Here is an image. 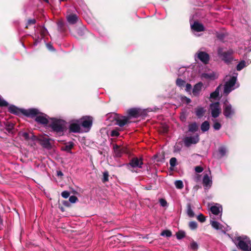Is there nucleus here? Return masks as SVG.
Listing matches in <instances>:
<instances>
[{"label": "nucleus", "instance_id": "nucleus-39", "mask_svg": "<svg viewBox=\"0 0 251 251\" xmlns=\"http://www.w3.org/2000/svg\"><path fill=\"white\" fill-rule=\"evenodd\" d=\"M175 186L176 188L181 189L183 188V183L181 180H176L175 182Z\"/></svg>", "mask_w": 251, "mask_h": 251}, {"label": "nucleus", "instance_id": "nucleus-62", "mask_svg": "<svg viewBox=\"0 0 251 251\" xmlns=\"http://www.w3.org/2000/svg\"><path fill=\"white\" fill-rule=\"evenodd\" d=\"M191 102V100L190 99L187 98V103H189Z\"/></svg>", "mask_w": 251, "mask_h": 251}, {"label": "nucleus", "instance_id": "nucleus-28", "mask_svg": "<svg viewBox=\"0 0 251 251\" xmlns=\"http://www.w3.org/2000/svg\"><path fill=\"white\" fill-rule=\"evenodd\" d=\"M210 224L214 228L217 230L222 229L223 226L217 221H211Z\"/></svg>", "mask_w": 251, "mask_h": 251}, {"label": "nucleus", "instance_id": "nucleus-46", "mask_svg": "<svg viewBox=\"0 0 251 251\" xmlns=\"http://www.w3.org/2000/svg\"><path fill=\"white\" fill-rule=\"evenodd\" d=\"M197 219L200 222L203 223L205 221V217L202 214H200L197 217Z\"/></svg>", "mask_w": 251, "mask_h": 251}, {"label": "nucleus", "instance_id": "nucleus-35", "mask_svg": "<svg viewBox=\"0 0 251 251\" xmlns=\"http://www.w3.org/2000/svg\"><path fill=\"white\" fill-rule=\"evenodd\" d=\"M246 66V62L244 60L240 61L236 66L237 71H240Z\"/></svg>", "mask_w": 251, "mask_h": 251}, {"label": "nucleus", "instance_id": "nucleus-38", "mask_svg": "<svg viewBox=\"0 0 251 251\" xmlns=\"http://www.w3.org/2000/svg\"><path fill=\"white\" fill-rule=\"evenodd\" d=\"M186 235L185 232L182 230H179L176 233V236L177 239L180 240L184 237H185Z\"/></svg>", "mask_w": 251, "mask_h": 251}, {"label": "nucleus", "instance_id": "nucleus-9", "mask_svg": "<svg viewBox=\"0 0 251 251\" xmlns=\"http://www.w3.org/2000/svg\"><path fill=\"white\" fill-rule=\"evenodd\" d=\"M50 141H53L51 138H47L45 135L41 136L38 137V141L40 144L44 148L47 149H51L52 148L51 144L50 142Z\"/></svg>", "mask_w": 251, "mask_h": 251}, {"label": "nucleus", "instance_id": "nucleus-44", "mask_svg": "<svg viewBox=\"0 0 251 251\" xmlns=\"http://www.w3.org/2000/svg\"><path fill=\"white\" fill-rule=\"evenodd\" d=\"M8 105V103L0 96V107H6Z\"/></svg>", "mask_w": 251, "mask_h": 251}, {"label": "nucleus", "instance_id": "nucleus-17", "mask_svg": "<svg viewBox=\"0 0 251 251\" xmlns=\"http://www.w3.org/2000/svg\"><path fill=\"white\" fill-rule=\"evenodd\" d=\"M86 32V29L84 27L81 26L77 28L74 34L75 37L76 38H79L84 36Z\"/></svg>", "mask_w": 251, "mask_h": 251}, {"label": "nucleus", "instance_id": "nucleus-51", "mask_svg": "<svg viewBox=\"0 0 251 251\" xmlns=\"http://www.w3.org/2000/svg\"><path fill=\"white\" fill-rule=\"evenodd\" d=\"M70 194V192H69L68 191H63L61 193L62 197L65 199L68 198L69 197Z\"/></svg>", "mask_w": 251, "mask_h": 251}, {"label": "nucleus", "instance_id": "nucleus-52", "mask_svg": "<svg viewBox=\"0 0 251 251\" xmlns=\"http://www.w3.org/2000/svg\"><path fill=\"white\" fill-rule=\"evenodd\" d=\"M159 202L160 205L163 207L166 206L167 204V201L164 199H160L159 200Z\"/></svg>", "mask_w": 251, "mask_h": 251}, {"label": "nucleus", "instance_id": "nucleus-53", "mask_svg": "<svg viewBox=\"0 0 251 251\" xmlns=\"http://www.w3.org/2000/svg\"><path fill=\"white\" fill-rule=\"evenodd\" d=\"M185 91L187 92H190L192 89V85L189 83H187L185 85Z\"/></svg>", "mask_w": 251, "mask_h": 251}, {"label": "nucleus", "instance_id": "nucleus-10", "mask_svg": "<svg viewBox=\"0 0 251 251\" xmlns=\"http://www.w3.org/2000/svg\"><path fill=\"white\" fill-rule=\"evenodd\" d=\"M237 240L238 241L237 245V247L243 251H248L249 245H251V241L246 239V240L242 239L241 237H238L237 238Z\"/></svg>", "mask_w": 251, "mask_h": 251}, {"label": "nucleus", "instance_id": "nucleus-32", "mask_svg": "<svg viewBox=\"0 0 251 251\" xmlns=\"http://www.w3.org/2000/svg\"><path fill=\"white\" fill-rule=\"evenodd\" d=\"M14 125L12 123L7 122L5 124V129L8 133H11L14 128Z\"/></svg>", "mask_w": 251, "mask_h": 251}, {"label": "nucleus", "instance_id": "nucleus-18", "mask_svg": "<svg viewBox=\"0 0 251 251\" xmlns=\"http://www.w3.org/2000/svg\"><path fill=\"white\" fill-rule=\"evenodd\" d=\"M68 22L71 25L76 24L78 21V17L75 14L71 13L66 17Z\"/></svg>", "mask_w": 251, "mask_h": 251}, {"label": "nucleus", "instance_id": "nucleus-42", "mask_svg": "<svg viewBox=\"0 0 251 251\" xmlns=\"http://www.w3.org/2000/svg\"><path fill=\"white\" fill-rule=\"evenodd\" d=\"M176 162H177V160L176 157L171 158L170 160V164L171 167L174 168L175 166H176ZM170 169L171 170L173 169L171 168H170Z\"/></svg>", "mask_w": 251, "mask_h": 251}, {"label": "nucleus", "instance_id": "nucleus-12", "mask_svg": "<svg viewBox=\"0 0 251 251\" xmlns=\"http://www.w3.org/2000/svg\"><path fill=\"white\" fill-rule=\"evenodd\" d=\"M236 81V77L232 76L230 79L226 82L224 85V93L228 94L232 90V87L234 86Z\"/></svg>", "mask_w": 251, "mask_h": 251}, {"label": "nucleus", "instance_id": "nucleus-20", "mask_svg": "<svg viewBox=\"0 0 251 251\" xmlns=\"http://www.w3.org/2000/svg\"><path fill=\"white\" fill-rule=\"evenodd\" d=\"M74 146V143L73 142H69L65 144V145L61 147V150L66 151L68 152H71V150Z\"/></svg>", "mask_w": 251, "mask_h": 251}, {"label": "nucleus", "instance_id": "nucleus-54", "mask_svg": "<svg viewBox=\"0 0 251 251\" xmlns=\"http://www.w3.org/2000/svg\"><path fill=\"white\" fill-rule=\"evenodd\" d=\"M195 170L197 173H201L203 171V169L201 166H198L195 167Z\"/></svg>", "mask_w": 251, "mask_h": 251}, {"label": "nucleus", "instance_id": "nucleus-27", "mask_svg": "<svg viewBox=\"0 0 251 251\" xmlns=\"http://www.w3.org/2000/svg\"><path fill=\"white\" fill-rule=\"evenodd\" d=\"M186 207H187V214L188 216L190 218L194 217L195 216V213L192 209L191 204L190 203H187Z\"/></svg>", "mask_w": 251, "mask_h": 251}, {"label": "nucleus", "instance_id": "nucleus-45", "mask_svg": "<svg viewBox=\"0 0 251 251\" xmlns=\"http://www.w3.org/2000/svg\"><path fill=\"white\" fill-rule=\"evenodd\" d=\"M198 244L194 241H193L190 243V248L192 250L196 251L198 249Z\"/></svg>", "mask_w": 251, "mask_h": 251}, {"label": "nucleus", "instance_id": "nucleus-8", "mask_svg": "<svg viewBox=\"0 0 251 251\" xmlns=\"http://www.w3.org/2000/svg\"><path fill=\"white\" fill-rule=\"evenodd\" d=\"M200 141L199 134H197L193 136H187L183 139L184 145L186 147H189L192 144H196Z\"/></svg>", "mask_w": 251, "mask_h": 251}, {"label": "nucleus", "instance_id": "nucleus-50", "mask_svg": "<svg viewBox=\"0 0 251 251\" xmlns=\"http://www.w3.org/2000/svg\"><path fill=\"white\" fill-rule=\"evenodd\" d=\"M213 128L216 130H218L221 128V124L219 122H215L213 126Z\"/></svg>", "mask_w": 251, "mask_h": 251}, {"label": "nucleus", "instance_id": "nucleus-60", "mask_svg": "<svg viewBox=\"0 0 251 251\" xmlns=\"http://www.w3.org/2000/svg\"><path fill=\"white\" fill-rule=\"evenodd\" d=\"M58 207L62 212L65 211V210L64 207L63 206L61 205L60 204H59Z\"/></svg>", "mask_w": 251, "mask_h": 251}, {"label": "nucleus", "instance_id": "nucleus-15", "mask_svg": "<svg viewBox=\"0 0 251 251\" xmlns=\"http://www.w3.org/2000/svg\"><path fill=\"white\" fill-rule=\"evenodd\" d=\"M198 58L204 64H208L210 57L209 55L205 51H200L198 53Z\"/></svg>", "mask_w": 251, "mask_h": 251}, {"label": "nucleus", "instance_id": "nucleus-1", "mask_svg": "<svg viewBox=\"0 0 251 251\" xmlns=\"http://www.w3.org/2000/svg\"><path fill=\"white\" fill-rule=\"evenodd\" d=\"M8 112L16 115H19L22 114L26 117L31 118H33L35 116L40 113L39 110L36 108L21 109L14 105H10L8 107Z\"/></svg>", "mask_w": 251, "mask_h": 251}, {"label": "nucleus", "instance_id": "nucleus-24", "mask_svg": "<svg viewBox=\"0 0 251 251\" xmlns=\"http://www.w3.org/2000/svg\"><path fill=\"white\" fill-rule=\"evenodd\" d=\"M199 129L198 124L196 122L191 123L188 125V131L191 132H196Z\"/></svg>", "mask_w": 251, "mask_h": 251}, {"label": "nucleus", "instance_id": "nucleus-16", "mask_svg": "<svg viewBox=\"0 0 251 251\" xmlns=\"http://www.w3.org/2000/svg\"><path fill=\"white\" fill-rule=\"evenodd\" d=\"M80 123H71L69 126V131L70 132L73 133H79L80 132L81 128Z\"/></svg>", "mask_w": 251, "mask_h": 251}, {"label": "nucleus", "instance_id": "nucleus-26", "mask_svg": "<svg viewBox=\"0 0 251 251\" xmlns=\"http://www.w3.org/2000/svg\"><path fill=\"white\" fill-rule=\"evenodd\" d=\"M205 110L203 107H199L196 109L195 113L196 116L199 118H201L204 114Z\"/></svg>", "mask_w": 251, "mask_h": 251}, {"label": "nucleus", "instance_id": "nucleus-2", "mask_svg": "<svg viewBox=\"0 0 251 251\" xmlns=\"http://www.w3.org/2000/svg\"><path fill=\"white\" fill-rule=\"evenodd\" d=\"M51 120V122L49 124V126L59 136L63 135L66 128V122L63 120L54 118Z\"/></svg>", "mask_w": 251, "mask_h": 251}, {"label": "nucleus", "instance_id": "nucleus-47", "mask_svg": "<svg viewBox=\"0 0 251 251\" xmlns=\"http://www.w3.org/2000/svg\"><path fill=\"white\" fill-rule=\"evenodd\" d=\"M21 136L26 141H28L30 140V135L27 132H23L21 134Z\"/></svg>", "mask_w": 251, "mask_h": 251}, {"label": "nucleus", "instance_id": "nucleus-64", "mask_svg": "<svg viewBox=\"0 0 251 251\" xmlns=\"http://www.w3.org/2000/svg\"><path fill=\"white\" fill-rule=\"evenodd\" d=\"M46 30H47V29H45V28H44L43 29V31H42V33H43L45 32V31H46Z\"/></svg>", "mask_w": 251, "mask_h": 251}, {"label": "nucleus", "instance_id": "nucleus-11", "mask_svg": "<svg viewBox=\"0 0 251 251\" xmlns=\"http://www.w3.org/2000/svg\"><path fill=\"white\" fill-rule=\"evenodd\" d=\"M76 122L80 123L83 127L90 128L92 126L93 120L91 117L85 116L77 120Z\"/></svg>", "mask_w": 251, "mask_h": 251}, {"label": "nucleus", "instance_id": "nucleus-22", "mask_svg": "<svg viewBox=\"0 0 251 251\" xmlns=\"http://www.w3.org/2000/svg\"><path fill=\"white\" fill-rule=\"evenodd\" d=\"M113 150L114 155L117 157H121L122 155V153L121 151V146L117 144L113 145Z\"/></svg>", "mask_w": 251, "mask_h": 251}, {"label": "nucleus", "instance_id": "nucleus-59", "mask_svg": "<svg viewBox=\"0 0 251 251\" xmlns=\"http://www.w3.org/2000/svg\"><path fill=\"white\" fill-rule=\"evenodd\" d=\"M57 175L58 176H63V174L61 171H59L57 172Z\"/></svg>", "mask_w": 251, "mask_h": 251}, {"label": "nucleus", "instance_id": "nucleus-6", "mask_svg": "<svg viewBox=\"0 0 251 251\" xmlns=\"http://www.w3.org/2000/svg\"><path fill=\"white\" fill-rule=\"evenodd\" d=\"M235 111L232 105L228 102H225L223 105V114L226 118L231 119L235 115Z\"/></svg>", "mask_w": 251, "mask_h": 251}, {"label": "nucleus", "instance_id": "nucleus-48", "mask_svg": "<svg viewBox=\"0 0 251 251\" xmlns=\"http://www.w3.org/2000/svg\"><path fill=\"white\" fill-rule=\"evenodd\" d=\"M77 201L78 198L75 196H71L69 199V202L73 203H75Z\"/></svg>", "mask_w": 251, "mask_h": 251}, {"label": "nucleus", "instance_id": "nucleus-37", "mask_svg": "<svg viewBox=\"0 0 251 251\" xmlns=\"http://www.w3.org/2000/svg\"><path fill=\"white\" fill-rule=\"evenodd\" d=\"M189 227L191 230H196L198 228V224L196 221H191L188 224Z\"/></svg>", "mask_w": 251, "mask_h": 251}, {"label": "nucleus", "instance_id": "nucleus-13", "mask_svg": "<svg viewBox=\"0 0 251 251\" xmlns=\"http://www.w3.org/2000/svg\"><path fill=\"white\" fill-rule=\"evenodd\" d=\"M143 112L142 110L139 108H132L129 109L127 111V117H129V120L131 118H138L141 116Z\"/></svg>", "mask_w": 251, "mask_h": 251}, {"label": "nucleus", "instance_id": "nucleus-58", "mask_svg": "<svg viewBox=\"0 0 251 251\" xmlns=\"http://www.w3.org/2000/svg\"><path fill=\"white\" fill-rule=\"evenodd\" d=\"M121 151L122 153V154L123 153H127V149L125 147H121Z\"/></svg>", "mask_w": 251, "mask_h": 251}, {"label": "nucleus", "instance_id": "nucleus-56", "mask_svg": "<svg viewBox=\"0 0 251 251\" xmlns=\"http://www.w3.org/2000/svg\"><path fill=\"white\" fill-rule=\"evenodd\" d=\"M217 37L219 39L223 40L225 38V35L223 33H218L217 34Z\"/></svg>", "mask_w": 251, "mask_h": 251}, {"label": "nucleus", "instance_id": "nucleus-33", "mask_svg": "<svg viewBox=\"0 0 251 251\" xmlns=\"http://www.w3.org/2000/svg\"><path fill=\"white\" fill-rule=\"evenodd\" d=\"M186 84L185 81L182 80L181 78H177L176 80V85L182 89L183 87H185V85Z\"/></svg>", "mask_w": 251, "mask_h": 251}, {"label": "nucleus", "instance_id": "nucleus-40", "mask_svg": "<svg viewBox=\"0 0 251 251\" xmlns=\"http://www.w3.org/2000/svg\"><path fill=\"white\" fill-rule=\"evenodd\" d=\"M161 236L170 237L172 235V232L170 230H164L160 234Z\"/></svg>", "mask_w": 251, "mask_h": 251}, {"label": "nucleus", "instance_id": "nucleus-41", "mask_svg": "<svg viewBox=\"0 0 251 251\" xmlns=\"http://www.w3.org/2000/svg\"><path fill=\"white\" fill-rule=\"evenodd\" d=\"M109 173L108 171H106L103 173V178L102 179V181L103 183H105L108 181L109 179Z\"/></svg>", "mask_w": 251, "mask_h": 251}, {"label": "nucleus", "instance_id": "nucleus-36", "mask_svg": "<svg viewBox=\"0 0 251 251\" xmlns=\"http://www.w3.org/2000/svg\"><path fill=\"white\" fill-rule=\"evenodd\" d=\"M210 210L211 212L215 215H218L220 213L219 207L215 205L211 206L210 208Z\"/></svg>", "mask_w": 251, "mask_h": 251}, {"label": "nucleus", "instance_id": "nucleus-23", "mask_svg": "<svg viewBox=\"0 0 251 251\" xmlns=\"http://www.w3.org/2000/svg\"><path fill=\"white\" fill-rule=\"evenodd\" d=\"M202 86V82H200L195 84L193 89V95L196 96L201 90Z\"/></svg>", "mask_w": 251, "mask_h": 251}, {"label": "nucleus", "instance_id": "nucleus-63", "mask_svg": "<svg viewBox=\"0 0 251 251\" xmlns=\"http://www.w3.org/2000/svg\"><path fill=\"white\" fill-rule=\"evenodd\" d=\"M38 40H36L34 42V44L36 45L37 44V43H38Z\"/></svg>", "mask_w": 251, "mask_h": 251}, {"label": "nucleus", "instance_id": "nucleus-34", "mask_svg": "<svg viewBox=\"0 0 251 251\" xmlns=\"http://www.w3.org/2000/svg\"><path fill=\"white\" fill-rule=\"evenodd\" d=\"M58 29L60 32H64L66 31V27L64 23L62 21H59L57 23Z\"/></svg>", "mask_w": 251, "mask_h": 251}, {"label": "nucleus", "instance_id": "nucleus-49", "mask_svg": "<svg viewBox=\"0 0 251 251\" xmlns=\"http://www.w3.org/2000/svg\"><path fill=\"white\" fill-rule=\"evenodd\" d=\"M119 135H120V133H119L118 130L117 129L112 130L110 133V135L112 137H118L119 136Z\"/></svg>", "mask_w": 251, "mask_h": 251}, {"label": "nucleus", "instance_id": "nucleus-5", "mask_svg": "<svg viewBox=\"0 0 251 251\" xmlns=\"http://www.w3.org/2000/svg\"><path fill=\"white\" fill-rule=\"evenodd\" d=\"M114 120L116 121V125L119 126L120 127H123L126 124L131 122L129 120V117L121 116L117 114H115Z\"/></svg>", "mask_w": 251, "mask_h": 251}, {"label": "nucleus", "instance_id": "nucleus-61", "mask_svg": "<svg viewBox=\"0 0 251 251\" xmlns=\"http://www.w3.org/2000/svg\"><path fill=\"white\" fill-rule=\"evenodd\" d=\"M3 223V219L2 218V216L0 214V225L2 224Z\"/></svg>", "mask_w": 251, "mask_h": 251}, {"label": "nucleus", "instance_id": "nucleus-19", "mask_svg": "<svg viewBox=\"0 0 251 251\" xmlns=\"http://www.w3.org/2000/svg\"><path fill=\"white\" fill-rule=\"evenodd\" d=\"M191 28L197 32L203 31L205 30L204 27L202 24L198 22H195L191 25Z\"/></svg>", "mask_w": 251, "mask_h": 251}, {"label": "nucleus", "instance_id": "nucleus-29", "mask_svg": "<svg viewBox=\"0 0 251 251\" xmlns=\"http://www.w3.org/2000/svg\"><path fill=\"white\" fill-rule=\"evenodd\" d=\"M202 78L206 79H215V74L212 73H202L201 75Z\"/></svg>", "mask_w": 251, "mask_h": 251}, {"label": "nucleus", "instance_id": "nucleus-21", "mask_svg": "<svg viewBox=\"0 0 251 251\" xmlns=\"http://www.w3.org/2000/svg\"><path fill=\"white\" fill-rule=\"evenodd\" d=\"M202 183L204 186L210 187L212 185V181L211 179L209 177L208 175L207 174H204L203 179H202Z\"/></svg>", "mask_w": 251, "mask_h": 251}, {"label": "nucleus", "instance_id": "nucleus-7", "mask_svg": "<svg viewBox=\"0 0 251 251\" xmlns=\"http://www.w3.org/2000/svg\"><path fill=\"white\" fill-rule=\"evenodd\" d=\"M211 116L214 118L218 117L221 113V109L219 102H215L210 104Z\"/></svg>", "mask_w": 251, "mask_h": 251}, {"label": "nucleus", "instance_id": "nucleus-14", "mask_svg": "<svg viewBox=\"0 0 251 251\" xmlns=\"http://www.w3.org/2000/svg\"><path fill=\"white\" fill-rule=\"evenodd\" d=\"M39 112V114L34 116L36 117L35 121L39 124L47 125L49 123V121L47 118V116L40 111Z\"/></svg>", "mask_w": 251, "mask_h": 251}, {"label": "nucleus", "instance_id": "nucleus-3", "mask_svg": "<svg viewBox=\"0 0 251 251\" xmlns=\"http://www.w3.org/2000/svg\"><path fill=\"white\" fill-rule=\"evenodd\" d=\"M217 53L222 60L227 64L231 63L233 60L232 56L233 51L232 49L226 51L224 50V48L219 47L217 50Z\"/></svg>", "mask_w": 251, "mask_h": 251}, {"label": "nucleus", "instance_id": "nucleus-4", "mask_svg": "<svg viewBox=\"0 0 251 251\" xmlns=\"http://www.w3.org/2000/svg\"><path fill=\"white\" fill-rule=\"evenodd\" d=\"M143 165V158L141 157L138 158L137 157L132 158L129 163L126 164V168L132 172L134 171L130 169V167L133 169L136 168L141 169L142 168Z\"/></svg>", "mask_w": 251, "mask_h": 251}, {"label": "nucleus", "instance_id": "nucleus-30", "mask_svg": "<svg viewBox=\"0 0 251 251\" xmlns=\"http://www.w3.org/2000/svg\"><path fill=\"white\" fill-rule=\"evenodd\" d=\"M220 93V86L217 87L215 90L210 94V98L213 99H216L218 98Z\"/></svg>", "mask_w": 251, "mask_h": 251}, {"label": "nucleus", "instance_id": "nucleus-31", "mask_svg": "<svg viewBox=\"0 0 251 251\" xmlns=\"http://www.w3.org/2000/svg\"><path fill=\"white\" fill-rule=\"evenodd\" d=\"M218 151L220 154V156L218 157V158H221L226 154V147L224 146H221L219 148Z\"/></svg>", "mask_w": 251, "mask_h": 251}, {"label": "nucleus", "instance_id": "nucleus-25", "mask_svg": "<svg viewBox=\"0 0 251 251\" xmlns=\"http://www.w3.org/2000/svg\"><path fill=\"white\" fill-rule=\"evenodd\" d=\"M209 122H208L207 121L203 122L201 126V130L203 132L208 131L209 129Z\"/></svg>", "mask_w": 251, "mask_h": 251}, {"label": "nucleus", "instance_id": "nucleus-43", "mask_svg": "<svg viewBox=\"0 0 251 251\" xmlns=\"http://www.w3.org/2000/svg\"><path fill=\"white\" fill-rule=\"evenodd\" d=\"M36 23V20L35 19H28L27 21V23L25 26L26 28H28L29 25H34Z\"/></svg>", "mask_w": 251, "mask_h": 251}, {"label": "nucleus", "instance_id": "nucleus-55", "mask_svg": "<svg viewBox=\"0 0 251 251\" xmlns=\"http://www.w3.org/2000/svg\"><path fill=\"white\" fill-rule=\"evenodd\" d=\"M62 204L65 207H70L71 206L70 202L68 201H63Z\"/></svg>", "mask_w": 251, "mask_h": 251}, {"label": "nucleus", "instance_id": "nucleus-57", "mask_svg": "<svg viewBox=\"0 0 251 251\" xmlns=\"http://www.w3.org/2000/svg\"><path fill=\"white\" fill-rule=\"evenodd\" d=\"M38 137L34 135L33 133H31V136H30V140L32 141H38Z\"/></svg>", "mask_w": 251, "mask_h": 251}]
</instances>
